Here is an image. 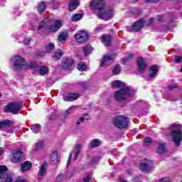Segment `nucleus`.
I'll return each mask as SVG.
<instances>
[{"label": "nucleus", "mask_w": 182, "mask_h": 182, "mask_svg": "<svg viewBox=\"0 0 182 182\" xmlns=\"http://www.w3.org/2000/svg\"><path fill=\"white\" fill-rule=\"evenodd\" d=\"M62 27V21L56 20L54 21L53 25L50 24V20L48 18H44L39 24L38 27V33H43L45 31H49V32H56L59 31Z\"/></svg>", "instance_id": "f257e3e1"}, {"label": "nucleus", "mask_w": 182, "mask_h": 182, "mask_svg": "<svg viewBox=\"0 0 182 182\" xmlns=\"http://www.w3.org/2000/svg\"><path fill=\"white\" fill-rule=\"evenodd\" d=\"M182 126L177 124H172L168 128V133L172 137V141L175 143V146H180L182 141Z\"/></svg>", "instance_id": "f03ea898"}, {"label": "nucleus", "mask_w": 182, "mask_h": 182, "mask_svg": "<svg viewBox=\"0 0 182 182\" xmlns=\"http://www.w3.org/2000/svg\"><path fill=\"white\" fill-rule=\"evenodd\" d=\"M134 95V90H130L129 87H124L114 92V97L117 102H129Z\"/></svg>", "instance_id": "7ed1b4c3"}, {"label": "nucleus", "mask_w": 182, "mask_h": 182, "mask_svg": "<svg viewBox=\"0 0 182 182\" xmlns=\"http://www.w3.org/2000/svg\"><path fill=\"white\" fill-rule=\"evenodd\" d=\"M28 69H33L36 73L40 75V76H45L49 73V68L46 66H38L36 61H33L30 63L28 66Z\"/></svg>", "instance_id": "20e7f679"}, {"label": "nucleus", "mask_w": 182, "mask_h": 182, "mask_svg": "<svg viewBox=\"0 0 182 182\" xmlns=\"http://www.w3.org/2000/svg\"><path fill=\"white\" fill-rule=\"evenodd\" d=\"M10 62L13 65V70L16 71L22 70V68L25 66V59L18 55L12 57Z\"/></svg>", "instance_id": "39448f33"}, {"label": "nucleus", "mask_w": 182, "mask_h": 182, "mask_svg": "<svg viewBox=\"0 0 182 182\" xmlns=\"http://www.w3.org/2000/svg\"><path fill=\"white\" fill-rule=\"evenodd\" d=\"M113 124L117 129H126L129 126L127 117L124 115H118L113 119Z\"/></svg>", "instance_id": "423d86ee"}, {"label": "nucleus", "mask_w": 182, "mask_h": 182, "mask_svg": "<svg viewBox=\"0 0 182 182\" xmlns=\"http://www.w3.org/2000/svg\"><path fill=\"white\" fill-rule=\"evenodd\" d=\"M19 112H21V103L18 102H13L8 104L4 109V113L18 114Z\"/></svg>", "instance_id": "0eeeda50"}, {"label": "nucleus", "mask_w": 182, "mask_h": 182, "mask_svg": "<svg viewBox=\"0 0 182 182\" xmlns=\"http://www.w3.org/2000/svg\"><path fill=\"white\" fill-rule=\"evenodd\" d=\"M90 35L85 30H80L77 33L75 34V38L78 43H86L89 41Z\"/></svg>", "instance_id": "6e6552de"}, {"label": "nucleus", "mask_w": 182, "mask_h": 182, "mask_svg": "<svg viewBox=\"0 0 182 182\" xmlns=\"http://www.w3.org/2000/svg\"><path fill=\"white\" fill-rule=\"evenodd\" d=\"M113 16V10L112 9H105L101 10L98 13V18L103 19L104 21H109Z\"/></svg>", "instance_id": "1a4fd4ad"}, {"label": "nucleus", "mask_w": 182, "mask_h": 182, "mask_svg": "<svg viewBox=\"0 0 182 182\" xmlns=\"http://www.w3.org/2000/svg\"><path fill=\"white\" fill-rule=\"evenodd\" d=\"M153 163L151 161L146 160L144 162H142L139 165V170L142 173H149L151 170V165Z\"/></svg>", "instance_id": "9d476101"}, {"label": "nucleus", "mask_w": 182, "mask_h": 182, "mask_svg": "<svg viewBox=\"0 0 182 182\" xmlns=\"http://www.w3.org/2000/svg\"><path fill=\"white\" fill-rule=\"evenodd\" d=\"M11 124V123L9 120L0 121V130H2L3 132L6 130L7 133H14V130L12 129H9Z\"/></svg>", "instance_id": "9b49d317"}, {"label": "nucleus", "mask_w": 182, "mask_h": 182, "mask_svg": "<svg viewBox=\"0 0 182 182\" xmlns=\"http://www.w3.org/2000/svg\"><path fill=\"white\" fill-rule=\"evenodd\" d=\"M137 66L140 73H144L147 69V63L141 57L137 59Z\"/></svg>", "instance_id": "f8f14e48"}, {"label": "nucleus", "mask_w": 182, "mask_h": 182, "mask_svg": "<svg viewBox=\"0 0 182 182\" xmlns=\"http://www.w3.org/2000/svg\"><path fill=\"white\" fill-rule=\"evenodd\" d=\"M22 154L23 152L21 149H18L13 153V158L11 159L12 163H19L22 160Z\"/></svg>", "instance_id": "ddd939ff"}, {"label": "nucleus", "mask_w": 182, "mask_h": 182, "mask_svg": "<svg viewBox=\"0 0 182 182\" xmlns=\"http://www.w3.org/2000/svg\"><path fill=\"white\" fill-rule=\"evenodd\" d=\"M79 97H80V95L78 93H69L68 95L63 97V100H65V102H73L77 100Z\"/></svg>", "instance_id": "4468645a"}, {"label": "nucleus", "mask_w": 182, "mask_h": 182, "mask_svg": "<svg viewBox=\"0 0 182 182\" xmlns=\"http://www.w3.org/2000/svg\"><path fill=\"white\" fill-rule=\"evenodd\" d=\"M105 7L106 4L103 0H100L97 4H95V1L92 2V8H96L98 9L99 12H100V11H105V9H106Z\"/></svg>", "instance_id": "2eb2a0df"}, {"label": "nucleus", "mask_w": 182, "mask_h": 182, "mask_svg": "<svg viewBox=\"0 0 182 182\" xmlns=\"http://www.w3.org/2000/svg\"><path fill=\"white\" fill-rule=\"evenodd\" d=\"M143 26H144V21L143 19H139L132 26V29L135 31V32H139V31H141L143 29Z\"/></svg>", "instance_id": "dca6fc26"}, {"label": "nucleus", "mask_w": 182, "mask_h": 182, "mask_svg": "<svg viewBox=\"0 0 182 182\" xmlns=\"http://www.w3.org/2000/svg\"><path fill=\"white\" fill-rule=\"evenodd\" d=\"M113 59H116V54L104 55L102 58V60L100 63L101 68H104V66H106V62H107L108 60H112Z\"/></svg>", "instance_id": "f3484780"}, {"label": "nucleus", "mask_w": 182, "mask_h": 182, "mask_svg": "<svg viewBox=\"0 0 182 182\" xmlns=\"http://www.w3.org/2000/svg\"><path fill=\"white\" fill-rule=\"evenodd\" d=\"M112 41H113V36L109 34L102 36V42L105 43V46H110L112 45Z\"/></svg>", "instance_id": "a211bd4d"}, {"label": "nucleus", "mask_w": 182, "mask_h": 182, "mask_svg": "<svg viewBox=\"0 0 182 182\" xmlns=\"http://www.w3.org/2000/svg\"><path fill=\"white\" fill-rule=\"evenodd\" d=\"M80 5V1L79 0H71L70 1V4L68 6V11L70 12H72L73 11H75V9H77V7Z\"/></svg>", "instance_id": "6ab92c4d"}, {"label": "nucleus", "mask_w": 182, "mask_h": 182, "mask_svg": "<svg viewBox=\"0 0 182 182\" xmlns=\"http://www.w3.org/2000/svg\"><path fill=\"white\" fill-rule=\"evenodd\" d=\"M68 36H69V33L68 32H63L60 33L58 38L59 46H60V45H63V41L68 39Z\"/></svg>", "instance_id": "aec40b11"}, {"label": "nucleus", "mask_w": 182, "mask_h": 182, "mask_svg": "<svg viewBox=\"0 0 182 182\" xmlns=\"http://www.w3.org/2000/svg\"><path fill=\"white\" fill-rule=\"evenodd\" d=\"M30 168H32V163H31V161H26L21 164L22 173H26V171H29Z\"/></svg>", "instance_id": "412c9836"}, {"label": "nucleus", "mask_w": 182, "mask_h": 182, "mask_svg": "<svg viewBox=\"0 0 182 182\" xmlns=\"http://www.w3.org/2000/svg\"><path fill=\"white\" fill-rule=\"evenodd\" d=\"M48 163H43L40 167V170L38 171V176H40L41 177H43V176L46 174V170L48 168Z\"/></svg>", "instance_id": "4be33fe9"}, {"label": "nucleus", "mask_w": 182, "mask_h": 182, "mask_svg": "<svg viewBox=\"0 0 182 182\" xmlns=\"http://www.w3.org/2000/svg\"><path fill=\"white\" fill-rule=\"evenodd\" d=\"M46 9V4L45 1H41L37 8L38 12L40 14V15H43L45 14V10Z\"/></svg>", "instance_id": "5701e85b"}, {"label": "nucleus", "mask_w": 182, "mask_h": 182, "mask_svg": "<svg viewBox=\"0 0 182 182\" xmlns=\"http://www.w3.org/2000/svg\"><path fill=\"white\" fill-rule=\"evenodd\" d=\"M150 72L151 73L149 75V79H151L152 77H154L157 73H159V69L157 68V65H154L151 66L150 68Z\"/></svg>", "instance_id": "b1692460"}, {"label": "nucleus", "mask_w": 182, "mask_h": 182, "mask_svg": "<svg viewBox=\"0 0 182 182\" xmlns=\"http://www.w3.org/2000/svg\"><path fill=\"white\" fill-rule=\"evenodd\" d=\"M81 149H82V144H77V146L74 149V154H75L74 160H77V157L79 154H80Z\"/></svg>", "instance_id": "393cba45"}, {"label": "nucleus", "mask_w": 182, "mask_h": 182, "mask_svg": "<svg viewBox=\"0 0 182 182\" xmlns=\"http://www.w3.org/2000/svg\"><path fill=\"white\" fill-rule=\"evenodd\" d=\"M50 161L51 164H58V152L54 151L51 154Z\"/></svg>", "instance_id": "a878e982"}, {"label": "nucleus", "mask_w": 182, "mask_h": 182, "mask_svg": "<svg viewBox=\"0 0 182 182\" xmlns=\"http://www.w3.org/2000/svg\"><path fill=\"white\" fill-rule=\"evenodd\" d=\"M62 56H63V51L62 50H58L54 53V55L52 56V58L54 60H59Z\"/></svg>", "instance_id": "bb28decb"}, {"label": "nucleus", "mask_w": 182, "mask_h": 182, "mask_svg": "<svg viewBox=\"0 0 182 182\" xmlns=\"http://www.w3.org/2000/svg\"><path fill=\"white\" fill-rule=\"evenodd\" d=\"M83 18V14H75L71 16L72 22H77V21H80Z\"/></svg>", "instance_id": "cd10ccee"}, {"label": "nucleus", "mask_w": 182, "mask_h": 182, "mask_svg": "<svg viewBox=\"0 0 182 182\" xmlns=\"http://www.w3.org/2000/svg\"><path fill=\"white\" fill-rule=\"evenodd\" d=\"M31 130H32L33 133H36V134L39 133L41 132V124H34L31 125Z\"/></svg>", "instance_id": "c85d7f7f"}, {"label": "nucleus", "mask_w": 182, "mask_h": 182, "mask_svg": "<svg viewBox=\"0 0 182 182\" xmlns=\"http://www.w3.org/2000/svg\"><path fill=\"white\" fill-rule=\"evenodd\" d=\"M112 86L114 87H127V86L124 85V83H123L120 80H115L112 82Z\"/></svg>", "instance_id": "c756f323"}, {"label": "nucleus", "mask_w": 182, "mask_h": 182, "mask_svg": "<svg viewBox=\"0 0 182 182\" xmlns=\"http://www.w3.org/2000/svg\"><path fill=\"white\" fill-rule=\"evenodd\" d=\"M156 153L158 154H163V153H166V145L164 144H161L158 146Z\"/></svg>", "instance_id": "7c9ffc66"}, {"label": "nucleus", "mask_w": 182, "mask_h": 182, "mask_svg": "<svg viewBox=\"0 0 182 182\" xmlns=\"http://www.w3.org/2000/svg\"><path fill=\"white\" fill-rule=\"evenodd\" d=\"M83 53L85 56H87L89 53H90V50H92V46L88 44L82 48Z\"/></svg>", "instance_id": "2f4dec72"}, {"label": "nucleus", "mask_w": 182, "mask_h": 182, "mask_svg": "<svg viewBox=\"0 0 182 182\" xmlns=\"http://www.w3.org/2000/svg\"><path fill=\"white\" fill-rule=\"evenodd\" d=\"M63 63H64V66L69 68L73 65L74 61H73V59L72 58H65L63 61Z\"/></svg>", "instance_id": "473e14b6"}, {"label": "nucleus", "mask_w": 182, "mask_h": 182, "mask_svg": "<svg viewBox=\"0 0 182 182\" xmlns=\"http://www.w3.org/2000/svg\"><path fill=\"white\" fill-rule=\"evenodd\" d=\"M86 68L87 66L83 62L79 63L77 65V68L78 69V70H80V72H85V70H86Z\"/></svg>", "instance_id": "72a5a7b5"}, {"label": "nucleus", "mask_w": 182, "mask_h": 182, "mask_svg": "<svg viewBox=\"0 0 182 182\" xmlns=\"http://www.w3.org/2000/svg\"><path fill=\"white\" fill-rule=\"evenodd\" d=\"M102 144V141L99 139H95L92 141V147H99Z\"/></svg>", "instance_id": "f704fd0d"}, {"label": "nucleus", "mask_w": 182, "mask_h": 182, "mask_svg": "<svg viewBox=\"0 0 182 182\" xmlns=\"http://www.w3.org/2000/svg\"><path fill=\"white\" fill-rule=\"evenodd\" d=\"M120 72H122V68H120V65L117 64L112 70V73L113 75H119Z\"/></svg>", "instance_id": "c9c22d12"}, {"label": "nucleus", "mask_w": 182, "mask_h": 182, "mask_svg": "<svg viewBox=\"0 0 182 182\" xmlns=\"http://www.w3.org/2000/svg\"><path fill=\"white\" fill-rule=\"evenodd\" d=\"M133 56H134V55H133V54H129L127 57L124 58L122 60V65H125V64H126V62H129V60H130V59H133Z\"/></svg>", "instance_id": "e433bc0d"}, {"label": "nucleus", "mask_w": 182, "mask_h": 182, "mask_svg": "<svg viewBox=\"0 0 182 182\" xmlns=\"http://www.w3.org/2000/svg\"><path fill=\"white\" fill-rule=\"evenodd\" d=\"M99 161H100V157L94 156L92 161V165L96 166V164H99Z\"/></svg>", "instance_id": "4c0bfd02"}, {"label": "nucleus", "mask_w": 182, "mask_h": 182, "mask_svg": "<svg viewBox=\"0 0 182 182\" xmlns=\"http://www.w3.org/2000/svg\"><path fill=\"white\" fill-rule=\"evenodd\" d=\"M55 48V44L53 43H50L48 46H46V49L47 52H49V50H52Z\"/></svg>", "instance_id": "58836bf2"}, {"label": "nucleus", "mask_w": 182, "mask_h": 182, "mask_svg": "<svg viewBox=\"0 0 182 182\" xmlns=\"http://www.w3.org/2000/svg\"><path fill=\"white\" fill-rule=\"evenodd\" d=\"M80 86H82V87H83V89H87V87H89V86H90V85H89V82H79Z\"/></svg>", "instance_id": "ea45409f"}, {"label": "nucleus", "mask_w": 182, "mask_h": 182, "mask_svg": "<svg viewBox=\"0 0 182 182\" xmlns=\"http://www.w3.org/2000/svg\"><path fill=\"white\" fill-rule=\"evenodd\" d=\"M145 146H150L151 144V138H146L144 141Z\"/></svg>", "instance_id": "a19ab883"}, {"label": "nucleus", "mask_w": 182, "mask_h": 182, "mask_svg": "<svg viewBox=\"0 0 182 182\" xmlns=\"http://www.w3.org/2000/svg\"><path fill=\"white\" fill-rule=\"evenodd\" d=\"M63 174H62V173H60L58 176H57V178H56V179H55V182H62V181H63Z\"/></svg>", "instance_id": "79ce46f5"}, {"label": "nucleus", "mask_w": 182, "mask_h": 182, "mask_svg": "<svg viewBox=\"0 0 182 182\" xmlns=\"http://www.w3.org/2000/svg\"><path fill=\"white\" fill-rule=\"evenodd\" d=\"M42 147H43V142L39 141L37 143V144L36 146V150H41V149H42Z\"/></svg>", "instance_id": "37998d69"}, {"label": "nucleus", "mask_w": 182, "mask_h": 182, "mask_svg": "<svg viewBox=\"0 0 182 182\" xmlns=\"http://www.w3.org/2000/svg\"><path fill=\"white\" fill-rule=\"evenodd\" d=\"M169 90H173V89H176V87H178V84L173 83L168 85Z\"/></svg>", "instance_id": "c03bdc74"}, {"label": "nucleus", "mask_w": 182, "mask_h": 182, "mask_svg": "<svg viewBox=\"0 0 182 182\" xmlns=\"http://www.w3.org/2000/svg\"><path fill=\"white\" fill-rule=\"evenodd\" d=\"M173 59H174V62H176V63H181V62H182V57L175 56Z\"/></svg>", "instance_id": "a18cd8bd"}, {"label": "nucleus", "mask_w": 182, "mask_h": 182, "mask_svg": "<svg viewBox=\"0 0 182 182\" xmlns=\"http://www.w3.org/2000/svg\"><path fill=\"white\" fill-rule=\"evenodd\" d=\"M159 182H170V178L165 177L159 179Z\"/></svg>", "instance_id": "49530a36"}, {"label": "nucleus", "mask_w": 182, "mask_h": 182, "mask_svg": "<svg viewBox=\"0 0 182 182\" xmlns=\"http://www.w3.org/2000/svg\"><path fill=\"white\" fill-rule=\"evenodd\" d=\"M158 22H163L164 21V16L159 15L157 16Z\"/></svg>", "instance_id": "de8ad7c7"}, {"label": "nucleus", "mask_w": 182, "mask_h": 182, "mask_svg": "<svg viewBox=\"0 0 182 182\" xmlns=\"http://www.w3.org/2000/svg\"><path fill=\"white\" fill-rule=\"evenodd\" d=\"M160 0H145L146 4H153L154 2H159Z\"/></svg>", "instance_id": "09e8293b"}, {"label": "nucleus", "mask_w": 182, "mask_h": 182, "mask_svg": "<svg viewBox=\"0 0 182 182\" xmlns=\"http://www.w3.org/2000/svg\"><path fill=\"white\" fill-rule=\"evenodd\" d=\"M73 109H75L73 107H72L71 108L68 109L65 112V116H68V114H70V113L72 112V110H73Z\"/></svg>", "instance_id": "8fccbe9b"}, {"label": "nucleus", "mask_w": 182, "mask_h": 182, "mask_svg": "<svg viewBox=\"0 0 182 182\" xmlns=\"http://www.w3.org/2000/svg\"><path fill=\"white\" fill-rule=\"evenodd\" d=\"M83 120H85V118H84V117L80 118V119L77 121L76 124H80V123H82V122H83Z\"/></svg>", "instance_id": "3c124183"}, {"label": "nucleus", "mask_w": 182, "mask_h": 182, "mask_svg": "<svg viewBox=\"0 0 182 182\" xmlns=\"http://www.w3.org/2000/svg\"><path fill=\"white\" fill-rule=\"evenodd\" d=\"M154 23V18H151L148 22V25H153Z\"/></svg>", "instance_id": "603ef678"}, {"label": "nucleus", "mask_w": 182, "mask_h": 182, "mask_svg": "<svg viewBox=\"0 0 182 182\" xmlns=\"http://www.w3.org/2000/svg\"><path fill=\"white\" fill-rule=\"evenodd\" d=\"M72 159V154H70L69 157H68V160L67 161V166H70V160Z\"/></svg>", "instance_id": "864d4df0"}, {"label": "nucleus", "mask_w": 182, "mask_h": 182, "mask_svg": "<svg viewBox=\"0 0 182 182\" xmlns=\"http://www.w3.org/2000/svg\"><path fill=\"white\" fill-rule=\"evenodd\" d=\"M15 182H26V180L18 178Z\"/></svg>", "instance_id": "5fc2aeb1"}, {"label": "nucleus", "mask_w": 182, "mask_h": 182, "mask_svg": "<svg viewBox=\"0 0 182 182\" xmlns=\"http://www.w3.org/2000/svg\"><path fill=\"white\" fill-rule=\"evenodd\" d=\"M24 43H26V45H29V43H31V40L30 39H25L24 40Z\"/></svg>", "instance_id": "6e6d98bb"}, {"label": "nucleus", "mask_w": 182, "mask_h": 182, "mask_svg": "<svg viewBox=\"0 0 182 182\" xmlns=\"http://www.w3.org/2000/svg\"><path fill=\"white\" fill-rule=\"evenodd\" d=\"M48 120H55V116L50 115V117H48Z\"/></svg>", "instance_id": "4d7b16f0"}, {"label": "nucleus", "mask_w": 182, "mask_h": 182, "mask_svg": "<svg viewBox=\"0 0 182 182\" xmlns=\"http://www.w3.org/2000/svg\"><path fill=\"white\" fill-rule=\"evenodd\" d=\"M96 31H103V27H97Z\"/></svg>", "instance_id": "13d9d810"}, {"label": "nucleus", "mask_w": 182, "mask_h": 182, "mask_svg": "<svg viewBox=\"0 0 182 182\" xmlns=\"http://www.w3.org/2000/svg\"><path fill=\"white\" fill-rule=\"evenodd\" d=\"M4 154V149H0V156Z\"/></svg>", "instance_id": "bf43d9fd"}, {"label": "nucleus", "mask_w": 182, "mask_h": 182, "mask_svg": "<svg viewBox=\"0 0 182 182\" xmlns=\"http://www.w3.org/2000/svg\"><path fill=\"white\" fill-rule=\"evenodd\" d=\"M119 182H127V181L123 180L122 178H119Z\"/></svg>", "instance_id": "052dcab7"}, {"label": "nucleus", "mask_w": 182, "mask_h": 182, "mask_svg": "<svg viewBox=\"0 0 182 182\" xmlns=\"http://www.w3.org/2000/svg\"><path fill=\"white\" fill-rule=\"evenodd\" d=\"M89 6L90 9H92V1H90Z\"/></svg>", "instance_id": "680f3d73"}, {"label": "nucleus", "mask_w": 182, "mask_h": 182, "mask_svg": "<svg viewBox=\"0 0 182 182\" xmlns=\"http://www.w3.org/2000/svg\"><path fill=\"white\" fill-rule=\"evenodd\" d=\"M90 146H92V142L90 143Z\"/></svg>", "instance_id": "e2e57ef3"}, {"label": "nucleus", "mask_w": 182, "mask_h": 182, "mask_svg": "<svg viewBox=\"0 0 182 182\" xmlns=\"http://www.w3.org/2000/svg\"><path fill=\"white\" fill-rule=\"evenodd\" d=\"M181 72H182V67H181Z\"/></svg>", "instance_id": "0e129e2a"}, {"label": "nucleus", "mask_w": 182, "mask_h": 182, "mask_svg": "<svg viewBox=\"0 0 182 182\" xmlns=\"http://www.w3.org/2000/svg\"><path fill=\"white\" fill-rule=\"evenodd\" d=\"M1 96H2V95L0 94V97H1Z\"/></svg>", "instance_id": "69168bd1"}]
</instances>
